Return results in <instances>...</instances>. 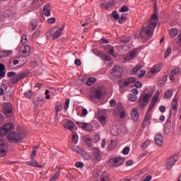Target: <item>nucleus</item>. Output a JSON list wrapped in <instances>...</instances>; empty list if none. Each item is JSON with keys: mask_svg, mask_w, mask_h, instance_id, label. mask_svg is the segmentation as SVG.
<instances>
[{"mask_svg": "<svg viewBox=\"0 0 181 181\" xmlns=\"http://www.w3.org/2000/svg\"><path fill=\"white\" fill-rule=\"evenodd\" d=\"M158 21L156 13H154L153 16L151 17L148 25L141 30L140 36L143 40H148V39H151L153 36V30H155Z\"/></svg>", "mask_w": 181, "mask_h": 181, "instance_id": "1", "label": "nucleus"}, {"mask_svg": "<svg viewBox=\"0 0 181 181\" xmlns=\"http://www.w3.org/2000/svg\"><path fill=\"white\" fill-rule=\"evenodd\" d=\"M64 28L55 26L51 28L46 34V37L49 40V39H52L54 40L55 39H59L62 35H63V30Z\"/></svg>", "mask_w": 181, "mask_h": 181, "instance_id": "2", "label": "nucleus"}, {"mask_svg": "<svg viewBox=\"0 0 181 181\" xmlns=\"http://www.w3.org/2000/svg\"><path fill=\"white\" fill-rule=\"evenodd\" d=\"M22 135H23L22 132H11L8 134L7 139L11 144H19L23 139Z\"/></svg>", "mask_w": 181, "mask_h": 181, "instance_id": "3", "label": "nucleus"}, {"mask_svg": "<svg viewBox=\"0 0 181 181\" xmlns=\"http://www.w3.org/2000/svg\"><path fill=\"white\" fill-rule=\"evenodd\" d=\"M152 98V93H144L143 95H141L138 100V104L139 107H141V108H144V107H146L148 104L149 103V99Z\"/></svg>", "mask_w": 181, "mask_h": 181, "instance_id": "4", "label": "nucleus"}, {"mask_svg": "<svg viewBox=\"0 0 181 181\" xmlns=\"http://www.w3.org/2000/svg\"><path fill=\"white\" fill-rule=\"evenodd\" d=\"M118 114H119V118L122 119L125 118V114H127V112H125V108L122 106V103H117L116 108L113 111V115L115 117L118 115Z\"/></svg>", "mask_w": 181, "mask_h": 181, "instance_id": "5", "label": "nucleus"}, {"mask_svg": "<svg viewBox=\"0 0 181 181\" xmlns=\"http://www.w3.org/2000/svg\"><path fill=\"white\" fill-rule=\"evenodd\" d=\"M15 128V126L12 123H7L5 124L3 127L0 129V138L5 136L6 134H8L10 131H12Z\"/></svg>", "mask_w": 181, "mask_h": 181, "instance_id": "6", "label": "nucleus"}, {"mask_svg": "<svg viewBox=\"0 0 181 181\" xmlns=\"http://www.w3.org/2000/svg\"><path fill=\"white\" fill-rule=\"evenodd\" d=\"M179 160V156L177 155L171 156L165 163V167L168 170H170L173 166H175V163Z\"/></svg>", "mask_w": 181, "mask_h": 181, "instance_id": "7", "label": "nucleus"}, {"mask_svg": "<svg viewBox=\"0 0 181 181\" xmlns=\"http://www.w3.org/2000/svg\"><path fill=\"white\" fill-rule=\"evenodd\" d=\"M8 148V141L5 139H0V158H4L6 155V148Z\"/></svg>", "mask_w": 181, "mask_h": 181, "instance_id": "8", "label": "nucleus"}, {"mask_svg": "<svg viewBox=\"0 0 181 181\" xmlns=\"http://www.w3.org/2000/svg\"><path fill=\"white\" fill-rule=\"evenodd\" d=\"M125 161V159L121 158V157H116L111 158L109 162L110 166H121L122 163Z\"/></svg>", "mask_w": 181, "mask_h": 181, "instance_id": "9", "label": "nucleus"}, {"mask_svg": "<svg viewBox=\"0 0 181 181\" xmlns=\"http://www.w3.org/2000/svg\"><path fill=\"white\" fill-rule=\"evenodd\" d=\"M159 95H160V93L159 91L156 92L154 96L153 97V98L151 100L149 108L148 110V111L149 112H151V111H152V110L153 109V107H155V104H156V102L159 99Z\"/></svg>", "mask_w": 181, "mask_h": 181, "instance_id": "10", "label": "nucleus"}, {"mask_svg": "<svg viewBox=\"0 0 181 181\" xmlns=\"http://www.w3.org/2000/svg\"><path fill=\"white\" fill-rule=\"evenodd\" d=\"M3 110L4 114H6L7 117L11 116V115L12 114V104H11L10 103H4Z\"/></svg>", "mask_w": 181, "mask_h": 181, "instance_id": "11", "label": "nucleus"}, {"mask_svg": "<svg viewBox=\"0 0 181 181\" xmlns=\"http://www.w3.org/2000/svg\"><path fill=\"white\" fill-rule=\"evenodd\" d=\"M28 76V73L26 72H21L16 76L15 78L11 79V83L12 84H16L18 81H21V80H23L25 77Z\"/></svg>", "mask_w": 181, "mask_h": 181, "instance_id": "12", "label": "nucleus"}, {"mask_svg": "<svg viewBox=\"0 0 181 181\" xmlns=\"http://www.w3.org/2000/svg\"><path fill=\"white\" fill-rule=\"evenodd\" d=\"M92 159L95 162H100L101 160V154L100 153V149L98 148H93L92 152Z\"/></svg>", "mask_w": 181, "mask_h": 181, "instance_id": "13", "label": "nucleus"}, {"mask_svg": "<svg viewBox=\"0 0 181 181\" xmlns=\"http://www.w3.org/2000/svg\"><path fill=\"white\" fill-rule=\"evenodd\" d=\"M93 53L103 60H105V62H110L111 60V58L107 54H105L104 52H100L97 49H94Z\"/></svg>", "mask_w": 181, "mask_h": 181, "instance_id": "14", "label": "nucleus"}, {"mask_svg": "<svg viewBox=\"0 0 181 181\" xmlns=\"http://www.w3.org/2000/svg\"><path fill=\"white\" fill-rule=\"evenodd\" d=\"M19 51L23 53V54H29V53H30V47L28 45L20 44Z\"/></svg>", "mask_w": 181, "mask_h": 181, "instance_id": "15", "label": "nucleus"}, {"mask_svg": "<svg viewBox=\"0 0 181 181\" xmlns=\"http://www.w3.org/2000/svg\"><path fill=\"white\" fill-rule=\"evenodd\" d=\"M76 124L84 131H91L93 129V126L89 123L76 122Z\"/></svg>", "mask_w": 181, "mask_h": 181, "instance_id": "16", "label": "nucleus"}, {"mask_svg": "<svg viewBox=\"0 0 181 181\" xmlns=\"http://www.w3.org/2000/svg\"><path fill=\"white\" fill-rule=\"evenodd\" d=\"M171 105L173 110L171 112L176 114V112H177V107H179V103H177V94L173 98Z\"/></svg>", "mask_w": 181, "mask_h": 181, "instance_id": "17", "label": "nucleus"}, {"mask_svg": "<svg viewBox=\"0 0 181 181\" xmlns=\"http://www.w3.org/2000/svg\"><path fill=\"white\" fill-rule=\"evenodd\" d=\"M154 141L156 145H158V146H162V144H163V136L162 135V134L158 133L156 134L154 137Z\"/></svg>", "mask_w": 181, "mask_h": 181, "instance_id": "18", "label": "nucleus"}, {"mask_svg": "<svg viewBox=\"0 0 181 181\" xmlns=\"http://www.w3.org/2000/svg\"><path fill=\"white\" fill-rule=\"evenodd\" d=\"M104 50L109 53V54H111L113 57H117V54H114L115 50H114V47L107 45L106 46L104 47Z\"/></svg>", "mask_w": 181, "mask_h": 181, "instance_id": "19", "label": "nucleus"}, {"mask_svg": "<svg viewBox=\"0 0 181 181\" xmlns=\"http://www.w3.org/2000/svg\"><path fill=\"white\" fill-rule=\"evenodd\" d=\"M131 118L133 121H138V118H139V115L138 114V108L134 107L131 111Z\"/></svg>", "mask_w": 181, "mask_h": 181, "instance_id": "20", "label": "nucleus"}, {"mask_svg": "<svg viewBox=\"0 0 181 181\" xmlns=\"http://www.w3.org/2000/svg\"><path fill=\"white\" fill-rule=\"evenodd\" d=\"M179 73H180V68L179 67L175 68L169 75L170 80H171V81H173V80H175L173 77H175L176 74H179Z\"/></svg>", "mask_w": 181, "mask_h": 181, "instance_id": "21", "label": "nucleus"}, {"mask_svg": "<svg viewBox=\"0 0 181 181\" xmlns=\"http://www.w3.org/2000/svg\"><path fill=\"white\" fill-rule=\"evenodd\" d=\"M64 128L69 129V131H73L74 129V122L71 120H68L64 125Z\"/></svg>", "mask_w": 181, "mask_h": 181, "instance_id": "22", "label": "nucleus"}, {"mask_svg": "<svg viewBox=\"0 0 181 181\" xmlns=\"http://www.w3.org/2000/svg\"><path fill=\"white\" fill-rule=\"evenodd\" d=\"M135 80L136 79L134 77L127 78L124 80L123 86L124 87H128V86H129V84H132V83H135Z\"/></svg>", "mask_w": 181, "mask_h": 181, "instance_id": "23", "label": "nucleus"}, {"mask_svg": "<svg viewBox=\"0 0 181 181\" xmlns=\"http://www.w3.org/2000/svg\"><path fill=\"white\" fill-rule=\"evenodd\" d=\"M43 12L45 16H50V5H45L43 8Z\"/></svg>", "mask_w": 181, "mask_h": 181, "instance_id": "24", "label": "nucleus"}, {"mask_svg": "<svg viewBox=\"0 0 181 181\" xmlns=\"http://www.w3.org/2000/svg\"><path fill=\"white\" fill-rule=\"evenodd\" d=\"M98 120L103 127L104 125H105V124H107V118L105 117V116H103V115L98 116Z\"/></svg>", "mask_w": 181, "mask_h": 181, "instance_id": "25", "label": "nucleus"}, {"mask_svg": "<svg viewBox=\"0 0 181 181\" xmlns=\"http://www.w3.org/2000/svg\"><path fill=\"white\" fill-rule=\"evenodd\" d=\"M100 6L102 8V9H110L111 4H110L108 1H103L100 3Z\"/></svg>", "mask_w": 181, "mask_h": 181, "instance_id": "26", "label": "nucleus"}, {"mask_svg": "<svg viewBox=\"0 0 181 181\" xmlns=\"http://www.w3.org/2000/svg\"><path fill=\"white\" fill-rule=\"evenodd\" d=\"M95 95L96 98L100 100V98H101V95H103V90L100 88H97L95 91Z\"/></svg>", "mask_w": 181, "mask_h": 181, "instance_id": "27", "label": "nucleus"}, {"mask_svg": "<svg viewBox=\"0 0 181 181\" xmlns=\"http://www.w3.org/2000/svg\"><path fill=\"white\" fill-rule=\"evenodd\" d=\"M142 69V66L141 65H136L133 69L131 71V74L133 75H135Z\"/></svg>", "mask_w": 181, "mask_h": 181, "instance_id": "28", "label": "nucleus"}, {"mask_svg": "<svg viewBox=\"0 0 181 181\" xmlns=\"http://www.w3.org/2000/svg\"><path fill=\"white\" fill-rule=\"evenodd\" d=\"M169 33H170V37H175L177 36V33H178L177 29L172 28L170 30Z\"/></svg>", "mask_w": 181, "mask_h": 181, "instance_id": "29", "label": "nucleus"}, {"mask_svg": "<svg viewBox=\"0 0 181 181\" xmlns=\"http://www.w3.org/2000/svg\"><path fill=\"white\" fill-rule=\"evenodd\" d=\"M101 181H110V178H108V173L107 172H103L102 175L100 176Z\"/></svg>", "mask_w": 181, "mask_h": 181, "instance_id": "30", "label": "nucleus"}, {"mask_svg": "<svg viewBox=\"0 0 181 181\" xmlns=\"http://www.w3.org/2000/svg\"><path fill=\"white\" fill-rule=\"evenodd\" d=\"M123 70L122 68H121V66L116 65L113 67L112 69V73H122Z\"/></svg>", "mask_w": 181, "mask_h": 181, "instance_id": "31", "label": "nucleus"}, {"mask_svg": "<svg viewBox=\"0 0 181 181\" xmlns=\"http://www.w3.org/2000/svg\"><path fill=\"white\" fill-rule=\"evenodd\" d=\"M128 100H129V101H132V103H135V101L138 100V97H136V95L129 93L128 95Z\"/></svg>", "mask_w": 181, "mask_h": 181, "instance_id": "32", "label": "nucleus"}, {"mask_svg": "<svg viewBox=\"0 0 181 181\" xmlns=\"http://www.w3.org/2000/svg\"><path fill=\"white\" fill-rule=\"evenodd\" d=\"M84 142L88 145V146H91V138L90 136H85L83 138Z\"/></svg>", "mask_w": 181, "mask_h": 181, "instance_id": "33", "label": "nucleus"}, {"mask_svg": "<svg viewBox=\"0 0 181 181\" xmlns=\"http://www.w3.org/2000/svg\"><path fill=\"white\" fill-rule=\"evenodd\" d=\"M95 81H97V79L95 78H89L86 81V86H93V84H94Z\"/></svg>", "mask_w": 181, "mask_h": 181, "instance_id": "34", "label": "nucleus"}, {"mask_svg": "<svg viewBox=\"0 0 181 181\" xmlns=\"http://www.w3.org/2000/svg\"><path fill=\"white\" fill-rule=\"evenodd\" d=\"M59 176H60V171L57 170L55 174L50 178L49 181H56L59 179Z\"/></svg>", "mask_w": 181, "mask_h": 181, "instance_id": "35", "label": "nucleus"}, {"mask_svg": "<svg viewBox=\"0 0 181 181\" xmlns=\"http://www.w3.org/2000/svg\"><path fill=\"white\" fill-rule=\"evenodd\" d=\"M79 153L81 154L82 158L86 160H88L89 159H91V155H90V153Z\"/></svg>", "mask_w": 181, "mask_h": 181, "instance_id": "36", "label": "nucleus"}, {"mask_svg": "<svg viewBox=\"0 0 181 181\" xmlns=\"http://www.w3.org/2000/svg\"><path fill=\"white\" fill-rule=\"evenodd\" d=\"M164 97L165 98H167V99L172 98V97H173V92L170 90H168L165 93Z\"/></svg>", "mask_w": 181, "mask_h": 181, "instance_id": "37", "label": "nucleus"}, {"mask_svg": "<svg viewBox=\"0 0 181 181\" xmlns=\"http://www.w3.org/2000/svg\"><path fill=\"white\" fill-rule=\"evenodd\" d=\"M160 71V66L159 65H156L151 69V73L153 74L155 73H159Z\"/></svg>", "mask_w": 181, "mask_h": 181, "instance_id": "38", "label": "nucleus"}, {"mask_svg": "<svg viewBox=\"0 0 181 181\" xmlns=\"http://www.w3.org/2000/svg\"><path fill=\"white\" fill-rule=\"evenodd\" d=\"M63 110V107L62 106V104H60L59 102L57 103V105L55 106V112H60Z\"/></svg>", "mask_w": 181, "mask_h": 181, "instance_id": "39", "label": "nucleus"}, {"mask_svg": "<svg viewBox=\"0 0 181 181\" xmlns=\"http://www.w3.org/2000/svg\"><path fill=\"white\" fill-rule=\"evenodd\" d=\"M148 145H151V141L146 140L144 142L141 144V148L142 149H146Z\"/></svg>", "mask_w": 181, "mask_h": 181, "instance_id": "40", "label": "nucleus"}, {"mask_svg": "<svg viewBox=\"0 0 181 181\" xmlns=\"http://www.w3.org/2000/svg\"><path fill=\"white\" fill-rule=\"evenodd\" d=\"M135 56H136V51H132L129 53V57H127V60H131V59H134V57H135Z\"/></svg>", "mask_w": 181, "mask_h": 181, "instance_id": "41", "label": "nucleus"}, {"mask_svg": "<svg viewBox=\"0 0 181 181\" xmlns=\"http://www.w3.org/2000/svg\"><path fill=\"white\" fill-rule=\"evenodd\" d=\"M8 54H9V52H6V51H1L0 52V60L1 59H4V57H7Z\"/></svg>", "mask_w": 181, "mask_h": 181, "instance_id": "42", "label": "nucleus"}, {"mask_svg": "<svg viewBox=\"0 0 181 181\" xmlns=\"http://www.w3.org/2000/svg\"><path fill=\"white\" fill-rule=\"evenodd\" d=\"M171 53H172V48L168 47L164 55L165 59H166L167 57H169Z\"/></svg>", "mask_w": 181, "mask_h": 181, "instance_id": "43", "label": "nucleus"}, {"mask_svg": "<svg viewBox=\"0 0 181 181\" xmlns=\"http://www.w3.org/2000/svg\"><path fill=\"white\" fill-rule=\"evenodd\" d=\"M78 141V136L77 135V134L74 133L72 135V142H74V144H77Z\"/></svg>", "mask_w": 181, "mask_h": 181, "instance_id": "44", "label": "nucleus"}, {"mask_svg": "<svg viewBox=\"0 0 181 181\" xmlns=\"http://www.w3.org/2000/svg\"><path fill=\"white\" fill-rule=\"evenodd\" d=\"M129 151H131V148H129V147H124L122 150L123 155H128V153H129Z\"/></svg>", "mask_w": 181, "mask_h": 181, "instance_id": "45", "label": "nucleus"}, {"mask_svg": "<svg viewBox=\"0 0 181 181\" xmlns=\"http://www.w3.org/2000/svg\"><path fill=\"white\" fill-rule=\"evenodd\" d=\"M24 95H25V97H26V98H32L33 93H32V90H29L28 92H25L24 93Z\"/></svg>", "mask_w": 181, "mask_h": 181, "instance_id": "46", "label": "nucleus"}, {"mask_svg": "<svg viewBox=\"0 0 181 181\" xmlns=\"http://www.w3.org/2000/svg\"><path fill=\"white\" fill-rule=\"evenodd\" d=\"M28 42V37L26 35H23L21 37V44L20 45H25Z\"/></svg>", "mask_w": 181, "mask_h": 181, "instance_id": "47", "label": "nucleus"}, {"mask_svg": "<svg viewBox=\"0 0 181 181\" xmlns=\"http://www.w3.org/2000/svg\"><path fill=\"white\" fill-rule=\"evenodd\" d=\"M151 119V112L147 111L145 117H144V121L145 122L149 121Z\"/></svg>", "mask_w": 181, "mask_h": 181, "instance_id": "48", "label": "nucleus"}, {"mask_svg": "<svg viewBox=\"0 0 181 181\" xmlns=\"http://www.w3.org/2000/svg\"><path fill=\"white\" fill-rule=\"evenodd\" d=\"M74 152H76L77 153H80V148L78 146H73L71 148Z\"/></svg>", "mask_w": 181, "mask_h": 181, "instance_id": "49", "label": "nucleus"}, {"mask_svg": "<svg viewBox=\"0 0 181 181\" xmlns=\"http://www.w3.org/2000/svg\"><path fill=\"white\" fill-rule=\"evenodd\" d=\"M129 11V8L127 6H123L122 8L119 9V12H128Z\"/></svg>", "mask_w": 181, "mask_h": 181, "instance_id": "50", "label": "nucleus"}, {"mask_svg": "<svg viewBox=\"0 0 181 181\" xmlns=\"http://www.w3.org/2000/svg\"><path fill=\"white\" fill-rule=\"evenodd\" d=\"M75 166L76 168H79L80 169H81L84 167V163H83V162H76Z\"/></svg>", "mask_w": 181, "mask_h": 181, "instance_id": "51", "label": "nucleus"}, {"mask_svg": "<svg viewBox=\"0 0 181 181\" xmlns=\"http://www.w3.org/2000/svg\"><path fill=\"white\" fill-rule=\"evenodd\" d=\"M145 74H146V71L144 69L141 70L140 74L138 75L139 78H142V77L144 76Z\"/></svg>", "mask_w": 181, "mask_h": 181, "instance_id": "52", "label": "nucleus"}, {"mask_svg": "<svg viewBox=\"0 0 181 181\" xmlns=\"http://www.w3.org/2000/svg\"><path fill=\"white\" fill-rule=\"evenodd\" d=\"M164 131H165V134H169V132H170V131H171L170 126L165 125Z\"/></svg>", "mask_w": 181, "mask_h": 181, "instance_id": "53", "label": "nucleus"}, {"mask_svg": "<svg viewBox=\"0 0 181 181\" xmlns=\"http://www.w3.org/2000/svg\"><path fill=\"white\" fill-rule=\"evenodd\" d=\"M93 141L95 143V142H98V141H100V135L99 134H95L93 138Z\"/></svg>", "mask_w": 181, "mask_h": 181, "instance_id": "54", "label": "nucleus"}, {"mask_svg": "<svg viewBox=\"0 0 181 181\" xmlns=\"http://www.w3.org/2000/svg\"><path fill=\"white\" fill-rule=\"evenodd\" d=\"M32 166L33 168H42V165H39V163L37 161H33Z\"/></svg>", "mask_w": 181, "mask_h": 181, "instance_id": "55", "label": "nucleus"}, {"mask_svg": "<svg viewBox=\"0 0 181 181\" xmlns=\"http://www.w3.org/2000/svg\"><path fill=\"white\" fill-rule=\"evenodd\" d=\"M70 104V98H67L65 102L64 108L65 110H69V105Z\"/></svg>", "mask_w": 181, "mask_h": 181, "instance_id": "56", "label": "nucleus"}, {"mask_svg": "<svg viewBox=\"0 0 181 181\" xmlns=\"http://www.w3.org/2000/svg\"><path fill=\"white\" fill-rule=\"evenodd\" d=\"M136 88H142V83L137 81L134 84Z\"/></svg>", "mask_w": 181, "mask_h": 181, "instance_id": "57", "label": "nucleus"}, {"mask_svg": "<svg viewBox=\"0 0 181 181\" xmlns=\"http://www.w3.org/2000/svg\"><path fill=\"white\" fill-rule=\"evenodd\" d=\"M112 16L114 19H119V15L117 13V11L112 12Z\"/></svg>", "mask_w": 181, "mask_h": 181, "instance_id": "58", "label": "nucleus"}, {"mask_svg": "<svg viewBox=\"0 0 181 181\" xmlns=\"http://www.w3.org/2000/svg\"><path fill=\"white\" fill-rule=\"evenodd\" d=\"M7 76L8 77H15L16 76V73L13 71L8 72Z\"/></svg>", "mask_w": 181, "mask_h": 181, "instance_id": "59", "label": "nucleus"}, {"mask_svg": "<svg viewBox=\"0 0 181 181\" xmlns=\"http://www.w3.org/2000/svg\"><path fill=\"white\" fill-rule=\"evenodd\" d=\"M110 106H111V107H115V105H116V104H117V102L115 101V100L112 99V100H110Z\"/></svg>", "mask_w": 181, "mask_h": 181, "instance_id": "60", "label": "nucleus"}, {"mask_svg": "<svg viewBox=\"0 0 181 181\" xmlns=\"http://www.w3.org/2000/svg\"><path fill=\"white\" fill-rule=\"evenodd\" d=\"M30 64H31V66H33V67H37V66H38V64H37V61H32L31 62H30Z\"/></svg>", "mask_w": 181, "mask_h": 181, "instance_id": "61", "label": "nucleus"}, {"mask_svg": "<svg viewBox=\"0 0 181 181\" xmlns=\"http://www.w3.org/2000/svg\"><path fill=\"white\" fill-rule=\"evenodd\" d=\"M177 45L181 46V33L178 35L177 36Z\"/></svg>", "mask_w": 181, "mask_h": 181, "instance_id": "62", "label": "nucleus"}, {"mask_svg": "<svg viewBox=\"0 0 181 181\" xmlns=\"http://www.w3.org/2000/svg\"><path fill=\"white\" fill-rule=\"evenodd\" d=\"M48 23H54L56 22V18H51L47 20Z\"/></svg>", "mask_w": 181, "mask_h": 181, "instance_id": "63", "label": "nucleus"}, {"mask_svg": "<svg viewBox=\"0 0 181 181\" xmlns=\"http://www.w3.org/2000/svg\"><path fill=\"white\" fill-rule=\"evenodd\" d=\"M151 179H152V175H147V176L143 180V181H151Z\"/></svg>", "mask_w": 181, "mask_h": 181, "instance_id": "64", "label": "nucleus"}]
</instances>
